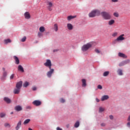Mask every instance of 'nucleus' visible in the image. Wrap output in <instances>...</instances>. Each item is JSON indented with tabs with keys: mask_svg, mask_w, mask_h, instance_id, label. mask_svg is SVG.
<instances>
[{
	"mask_svg": "<svg viewBox=\"0 0 130 130\" xmlns=\"http://www.w3.org/2000/svg\"><path fill=\"white\" fill-rule=\"evenodd\" d=\"M67 28L68 29V30H73V29H74V26H73V25L71 23H68L67 24Z\"/></svg>",
	"mask_w": 130,
	"mask_h": 130,
	"instance_id": "dca6fc26",
	"label": "nucleus"
},
{
	"mask_svg": "<svg viewBox=\"0 0 130 130\" xmlns=\"http://www.w3.org/2000/svg\"><path fill=\"white\" fill-rule=\"evenodd\" d=\"M123 36H124V34L121 35L115 40V42H116V41H121L122 40H124V37H123Z\"/></svg>",
	"mask_w": 130,
	"mask_h": 130,
	"instance_id": "6e6552de",
	"label": "nucleus"
},
{
	"mask_svg": "<svg viewBox=\"0 0 130 130\" xmlns=\"http://www.w3.org/2000/svg\"><path fill=\"white\" fill-rule=\"evenodd\" d=\"M45 67H48L49 69H51V61L50 59H47L46 62L44 63Z\"/></svg>",
	"mask_w": 130,
	"mask_h": 130,
	"instance_id": "423d86ee",
	"label": "nucleus"
},
{
	"mask_svg": "<svg viewBox=\"0 0 130 130\" xmlns=\"http://www.w3.org/2000/svg\"><path fill=\"white\" fill-rule=\"evenodd\" d=\"M26 109H31V107H30V106H27L26 107Z\"/></svg>",
	"mask_w": 130,
	"mask_h": 130,
	"instance_id": "de8ad7c7",
	"label": "nucleus"
},
{
	"mask_svg": "<svg viewBox=\"0 0 130 130\" xmlns=\"http://www.w3.org/2000/svg\"><path fill=\"white\" fill-rule=\"evenodd\" d=\"M22 86H23V82L21 81L16 83V88L14 90V94H19L20 93Z\"/></svg>",
	"mask_w": 130,
	"mask_h": 130,
	"instance_id": "f257e3e1",
	"label": "nucleus"
},
{
	"mask_svg": "<svg viewBox=\"0 0 130 130\" xmlns=\"http://www.w3.org/2000/svg\"><path fill=\"white\" fill-rule=\"evenodd\" d=\"M113 15L114 17H116V18H118L119 17V14H118V13L117 12L114 13Z\"/></svg>",
	"mask_w": 130,
	"mask_h": 130,
	"instance_id": "f704fd0d",
	"label": "nucleus"
},
{
	"mask_svg": "<svg viewBox=\"0 0 130 130\" xmlns=\"http://www.w3.org/2000/svg\"><path fill=\"white\" fill-rule=\"evenodd\" d=\"M37 89V88H36V87L34 86V87H32V90H33V91H36Z\"/></svg>",
	"mask_w": 130,
	"mask_h": 130,
	"instance_id": "79ce46f5",
	"label": "nucleus"
},
{
	"mask_svg": "<svg viewBox=\"0 0 130 130\" xmlns=\"http://www.w3.org/2000/svg\"><path fill=\"white\" fill-rule=\"evenodd\" d=\"M117 73L118 74V75L119 76H122L123 74H122V70H120V69H118L117 71Z\"/></svg>",
	"mask_w": 130,
	"mask_h": 130,
	"instance_id": "a878e982",
	"label": "nucleus"
},
{
	"mask_svg": "<svg viewBox=\"0 0 130 130\" xmlns=\"http://www.w3.org/2000/svg\"><path fill=\"white\" fill-rule=\"evenodd\" d=\"M4 101L6 102L8 104H10L11 102H12V101L8 97H5L4 98Z\"/></svg>",
	"mask_w": 130,
	"mask_h": 130,
	"instance_id": "9b49d317",
	"label": "nucleus"
},
{
	"mask_svg": "<svg viewBox=\"0 0 130 130\" xmlns=\"http://www.w3.org/2000/svg\"><path fill=\"white\" fill-rule=\"evenodd\" d=\"M109 75V71H106L103 74L104 77H107L108 75Z\"/></svg>",
	"mask_w": 130,
	"mask_h": 130,
	"instance_id": "c85d7f7f",
	"label": "nucleus"
},
{
	"mask_svg": "<svg viewBox=\"0 0 130 130\" xmlns=\"http://www.w3.org/2000/svg\"><path fill=\"white\" fill-rule=\"evenodd\" d=\"M124 64H126V61H123L121 63L119 64V67H122V66H124Z\"/></svg>",
	"mask_w": 130,
	"mask_h": 130,
	"instance_id": "7c9ffc66",
	"label": "nucleus"
},
{
	"mask_svg": "<svg viewBox=\"0 0 130 130\" xmlns=\"http://www.w3.org/2000/svg\"><path fill=\"white\" fill-rule=\"evenodd\" d=\"M82 87H86L87 86V83H86V80L85 79H82Z\"/></svg>",
	"mask_w": 130,
	"mask_h": 130,
	"instance_id": "5701e85b",
	"label": "nucleus"
},
{
	"mask_svg": "<svg viewBox=\"0 0 130 130\" xmlns=\"http://www.w3.org/2000/svg\"><path fill=\"white\" fill-rule=\"evenodd\" d=\"M28 86H29V83L28 82H25L24 84H23V87H28Z\"/></svg>",
	"mask_w": 130,
	"mask_h": 130,
	"instance_id": "72a5a7b5",
	"label": "nucleus"
},
{
	"mask_svg": "<svg viewBox=\"0 0 130 130\" xmlns=\"http://www.w3.org/2000/svg\"><path fill=\"white\" fill-rule=\"evenodd\" d=\"M11 114H13V112L11 113Z\"/></svg>",
	"mask_w": 130,
	"mask_h": 130,
	"instance_id": "13d9d810",
	"label": "nucleus"
},
{
	"mask_svg": "<svg viewBox=\"0 0 130 130\" xmlns=\"http://www.w3.org/2000/svg\"><path fill=\"white\" fill-rule=\"evenodd\" d=\"M89 18H94V17H96V16H100V11L98 10H94L92 11L88 14Z\"/></svg>",
	"mask_w": 130,
	"mask_h": 130,
	"instance_id": "7ed1b4c3",
	"label": "nucleus"
},
{
	"mask_svg": "<svg viewBox=\"0 0 130 130\" xmlns=\"http://www.w3.org/2000/svg\"><path fill=\"white\" fill-rule=\"evenodd\" d=\"M127 125L128 126V127H130V122H128L127 123Z\"/></svg>",
	"mask_w": 130,
	"mask_h": 130,
	"instance_id": "09e8293b",
	"label": "nucleus"
},
{
	"mask_svg": "<svg viewBox=\"0 0 130 130\" xmlns=\"http://www.w3.org/2000/svg\"><path fill=\"white\" fill-rule=\"evenodd\" d=\"M102 17L104 20H110L111 19V15L107 12H102L100 13Z\"/></svg>",
	"mask_w": 130,
	"mask_h": 130,
	"instance_id": "f03ea898",
	"label": "nucleus"
},
{
	"mask_svg": "<svg viewBox=\"0 0 130 130\" xmlns=\"http://www.w3.org/2000/svg\"><path fill=\"white\" fill-rule=\"evenodd\" d=\"M114 20L112 19L109 21L108 24L110 26H111V25H113V24H114Z\"/></svg>",
	"mask_w": 130,
	"mask_h": 130,
	"instance_id": "393cba45",
	"label": "nucleus"
},
{
	"mask_svg": "<svg viewBox=\"0 0 130 130\" xmlns=\"http://www.w3.org/2000/svg\"><path fill=\"white\" fill-rule=\"evenodd\" d=\"M109 117H110V119H113V116L112 115H110Z\"/></svg>",
	"mask_w": 130,
	"mask_h": 130,
	"instance_id": "49530a36",
	"label": "nucleus"
},
{
	"mask_svg": "<svg viewBox=\"0 0 130 130\" xmlns=\"http://www.w3.org/2000/svg\"><path fill=\"white\" fill-rule=\"evenodd\" d=\"M39 31L40 32L43 33V32L45 31V27H44V26H41L39 28Z\"/></svg>",
	"mask_w": 130,
	"mask_h": 130,
	"instance_id": "aec40b11",
	"label": "nucleus"
},
{
	"mask_svg": "<svg viewBox=\"0 0 130 130\" xmlns=\"http://www.w3.org/2000/svg\"><path fill=\"white\" fill-rule=\"evenodd\" d=\"M108 99H109V96L107 95H103L101 98L102 101H105V100H107Z\"/></svg>",
	"mask_w": 130,
	"mask_h": 130,
	"instance_id": "2eb2a0df",
	"label": "nucleus"
},
{
	"mask_svg": "<svg viewBox=\"0 0 130 130\" xmlns=\"http://www.w3.org/2000/svg\"><path fill=\"white\" fill-rule=\"evenodd\" d=\"M14 109L15 110H16V111H21V110H22L23 108L21 106L18 105V106H15L14 108Z\"/></svg>",
	"mask_w": 130,
	"mask_h": 130,
	"instance_id": "f8f14e48",
	"label": "nucleus"
},
{
	"mask_svg": "<svg viewBox=\"0 0 130 130\" xmlns=\"http://www.w3.org/2000/svg\"><path fill=\"white\" fill-rule=\"evenodd\" d=\"M56 51H57V50H54L53 52H55Z\"/></svg>",
	"mask_w": 130,
	"mask_h": 130,
	"instance_id": "6e6d98bb",
	"label": "nucleus"
},
{
	"mask_svg": "<svg viewBox=\"0 0 130 130\" xmlns=\"http://www.w3.org/2000/svg\"><path fill=\"white\" fill-rule=\"evenodd\" d=\"M38 36L39 38H41V37H42V36H43V34L40 31L38 33Z\"/></svg>",
	"mask_w": 130,
	"mask_h": 130,
	"instance_id": "c756f323",
	"label": "nucleus"
},
{
	"mask_svg": "<svg viewBox=\"0 0 130 130\" xmlns=\"http://www.w3.org/2000/svg\"><path fill=\"white\" fill-rule=\"evenodd\" d=\"M118 55L120 57H123V58H126V56L125 55V54L122 53H119Z\"/></svg>",
	"mask_w": 130,
	"mask_h": 130,
	"instance_id": "6ab92c4d",
	"label": "nucleus"
},
{
	"mask_svg": "<svg viewBox=\"0 0 130 130\" xmlns=\"http://www.w3.org/2000/svg\"><path fill=\"white\" fill-rule=\"evenodd\" d=\"M47 5V9L50 12H51L52 11V7H53V3L50 1H48L46 3Z\"/></svg>",
	"mask_w": 130,
	"mask_h": 130,
	"instance_id": "20e7f679",
	"label": "nucleus"
},
{
	"mask_svg": "<svg viewBox=\"0 0 130 130\" xmlns=\"http://www.w3.org/2000/svg\"><path fill=\"white\" fill-rule=\"evenodd\" d=\"M98 89H100V90H101L102 89V86L101 85H99L98 86Z\"/></svg>",
	"mask_w": 130,
	"mask_h": 130,
	"instance_id": "58836bf2",
	"label": "nucleus"
},
{
	"mask_svg": "<svg viewBox=\"0 0 130 130\" xmlns=\"http://www.w3.org/2000/svg\"><path fill=\"white\" fill-rule=\"evenodd\" d=\"M18 71L21 72V73H24V68L21 65H19L18 67Z\"/></svg>",
	"mask_w": 130,
	"mask_h": 130,
	"instance_id": "f3484780",
	"label": "nucleus"
},
{
	"mask_svg": "<svg viewBox=\"0 0 130 130\" xmlns=\"http://www.w3.org/2000/svg\"><path fill=\"white\" fill-rule=\"evenodd\" d=\"M32 104L35 106H40L41 105V102L40 101L35 100L32 102Z\"/></svg>",
	"mask_w": 130,
	"mask_h": 130,
	"instance_id": "1a4fd4ad",
	"label": "nucleus"
},
{
	"mask_svg": "<svg viewBox=\"0 0 130 130\" xmlns=\"http://www.w3.org/2000/svg\"><path fill=\"white\" fill-rule=\"evenodd\" d=\"M112 2H113V3H117V2H118V0H112Z\"/></svg>",
	"mask_w": 130,
	"mask_h": 130,
	"instance_id": "a18cd8bd",
	"label": "nucleus"
},
{
	"mask_svg": "<svg viewBox=\"0 0 130 130\" xmlns=\"http://www.w3.org/2000/svg\"><path fill=\"white\" fill-rule=\"evenodd\" d=\"M91 47L92 45L90 43H88L83 46V47H82V51H87V50H88V49H89V48Z\"/></svg>",
	"mask_w": 130,
	"mask_h": 130,
	"instance_id": "39448f33",
	"label": "nucleus"
},
{
	"mask_svg": "<svg viewBox=\"0 0 130 130\" xmlns=\"http://www.w3.org/2000/svg\"><path fill=\"white\" fill-rule=\"evenodd\" d=\"M56 130H62V129L60 128L59 127H57Z\"/></svg>",
	"mask_w": 130,
	"mask_h": 130,
	"instance_id": "8fccbe9b",
	"label": "nucleus"
},
{
	"mask_svg": "<svg viewBox=\"0 0 130 130\" xmlns=\"http://www.w3.org/2000/svg\"><path fill=\"white\" fill-rule=\"evenodd\" d=\"M95 51L96 52V53H100V51H99L98 49H95Z\"/></svg>",
	"mask_w": 130,
	"mask_h": 130,
	"instance_id": "a19ab883",
	"label": "nucleus"
},
{
	"mask_svg": "<svg viewBox=\"0 0 130 130\" xmlns=\"http://www.w3.org/2000/svg\"><path fill=\"white\" fill-rule=\"evenodd\" d=\"M30 119H27L26 120H25L24 122H23V124H27L28 123H29V122H30Z\"/></svg>",
	"mask_w": 130,
	"mask_h": 130,
	"instance_id": "cd10ccee",
	"label": "nucleus"
},
{
	"mask_svg": "<svg viewBox=\"0 0 130 130\" xmlns=\"http://www.w3.org/2000/svg\"><path fill=\"white\" fill-rule=\"evenodd\" d=\"M14 74H12V75H11V76H10V79L12 80V79H14Z\"/></svg>",
	"mask_w": 130,
	"mask_h": 130,
	"instance_id": "37998d69",
	"label": "nucleus"
},
{
	"mask_svg": "<svg viewBox=\"0 0 130 130\" xmlns=\"http://www.w3.org/2000/svg\"><path fill=\"white\" fill-rule=\"evenodd\" d=\"M5 116H6V113H0V117H1V118L5 117Z\"/></svg>",
	"mask_w": 130,
	"mask_h": 130,
	"instance_id": "473e14b6",
	"label": "nucleus"
},
{
	"mask_svg": "<svg viewBox=\"0 0 130 130\" xmlns=\"http://www.w3.org/2000/svg\"><path fill=\"white\" fill-rule=\"evenodd\" d=\"M60 101L61 103H64V102H66V101L64 100V99H61L60 100Z\"/></svg>",
	"mask_w": 130,
	"mask_h": 130,
	"instance_id": "e433bc0d",
	"label": "nucleus"
},
{
	"mask_svg": "<svg viewBox=\"0 0 130 130\" xmlns=\"http://www.w3.org/2000/svg\"><path fill=\"white\" fill-rule=\"evenodd\" d=\"M117 32H114L113 35H112V36L113 37H115L116 36H117Z\"/></svg>",
	"mask_w": 130,
	"mask_h": 130,
	"instance_id": "4c0bfd02",
	"label": "nucleus"
},
{
	"mask_svg": "<svg viewBox=\"0 0 130 130\" xmlns=\"http://www.w3.org/2000/svg\"><path fill=\"white\" fill-rule=\"evenodd\" d=\"M26 39L27 38H26V37H24L23 38H22L21 40V42H25V41H26Z\"/></svg>",
	"mask_w": 130,
	"mask_h": 130,
	"instance_id": "c9c22d12",
	"label": "nucleus"
},
{
	"mask_svg": "<svg viewBox=\"0 0 130 130\" xmlns=\"http://www.w3.org/2000/svg\"><path fill=\"white\" fill-rule=\"evenodd\" d=\"M95 100H96V102H100V100L99 99H98V98H96L95 99Z\"/></svg>",
	"mask_w": 130,
	"mask_h": 130,
	"instance_id": "3c124183",
	"label": "nucleus"
},
{
	"mask_svg": "<svg viewBox=\"0 0 130 130\" xmlns=\"http://www.w3.org/2000/svg\"><path fill=\"white\" fill-rule=\"evenodd\" d=\"M105 109L101 107H100L99 109V112H103Z\"/></svg>",
	"mask_w": 130,
	"mask_h": 130,
	"instance_id": "2f4dec72",
	"label": "nucleus"
},
{
	"mask_svg": "<svg viewBox=\"0 0 130 130\" xmlns=\"http://www.w3.org/2000/svg\"><path fill=\"white\" fill-rule=\"evenodd\" d=\"M75 18H77V16L70 15V16H68L67 20L68 21H71V20H72V19H75Z\"/></svg>",
	"mask_w": 130,
	"mask_h": 130,
	"instance_id": "a211bd4d",
	"label": "nucleus"
},
{
	"mask_svg": "<svg viewBox=\"0 0 130 130\" xmlns=\"http://www.w3.org/2000/svg\"><path fill=\"white\" fill-rule=\"evenodd\" d=\"M7 72L5 71L3 73V76L7 77Z\"/></svg>",
	"mask_w": 130,
	"mask_h": 130,
	"instance_id": "ea45409f",
	"label": "nucleus"
},
{
	"mask_svg": "<svg viewBox=\"0 0 130 130\" xmlns=\"http://www.w3.org/2000/svg\"><path fill=\"white\" fill-rule=\"evenodd\" d=\"M54 29L55 32H57V31L58 30V25H57V24L55 23L54 25Z\"/></svg>",
	"mask_w": 130,
	"mask_h": 130,
	"instance_id": "412c9836",
	"label": "nucleus"
},
{
	"mask_svg": "<svg viewBox=\"0 0 130 130\" xmlns=\"http://www.w3.org/2000/svg\"><path fill=\"white\" fill-rule=\"evenodd\" d=\"M4 126L5 127H8L9 128H10V127H11V124H10V123H5L4 124Z\"/></svg>",
	"mask_w": 130,
	"mask_h": 130,
	"instance_id": "bb28decb",
	"label": "nucleus"
},
{
	"mask_svg": "<svg viewBox=\"0 0 130 130\" xmlns=\"http://www.w3.org/2000/svg\"><path fill=\"white\" fill-rule=\"evenodd\" d=\"M66 127H67V128H69V127H70V125H69V124H68L66 125Z\"/></svg>",
	"mask_w": 130,
	"mask_h": 130,
	"instance_id": "603ef678",
	"label": "nucleus"
},
{
	"mask_svg": "<svg viewBox=\"0 0 130 130\" xmlns=\"http://www.w3.org/2000/svg\"><path fill=\"white\" fill-rule=\"evenodd\" d=\"M3 71H4V72H6V69L5 68H3Z\"/></svg>",
	"mask_w": 130,
	"mask_h": 130,
	"instance_id": "5fc2aeb1",
	"label": "nucleus"
},
{
	"mask_svg": "<svg viewBox=\"0 0 130 130\" xmlns=\"http://www.w3.org/2000/svg\"><path fill=\"white\" fill-rule=\"evenodd\" d=\"M79 126H80V122H79V121H77L74 124V127L77 128V127H79Z\"/></svg>",
	"mask_w": 130,
	"mask_h": 130,
	"instance_id": "b1692460",
	"label": "nucleus"
},
{
	"mask_svg": "<svg viewBox=\"0 0 130 130\" xmlns=\"http://www.w3.org/2000/svg\"><path fill=\"white\" fill-rule=\"evenodd\" d=\"M24 17H25V18L27 20H29V19H30V18H31L30 13L28 12H26L24 13Z\"/></svg>",
	"mask_w": 130,
	"mask_h": 130,
	"instance_id": "9d476101",
	"label": "nucleus"
},
{
	"mask_svg": "<svg viewBox=\"0 0 130 130\" xmlns=\"http://www.w3.org/2000/svg\"><path fill=\"white\" fill-rule=\"evenodd\" d=\"M13 58L15 61L16 64H19L20 63V60H19V58H18V57L16 56H14Z\"/></svg>",
	"mask_w": 130,
	"mask_h": 130,
	"instance_id": "4468645a",
	"label": "nucleus"
},
{
	"mask_svg": "<svg viewBox=\"0 0 130 130\" xmlns=\"http://www.w3.org/2000/svg\"><path fill=\"white\" fill-rule=\"evenodd\" d=\"M101 126H105V125H106V124H105V123H102L101 124Z\"/></svg>",
	"mask_w": 130,
	"mask_h": 130,
	"instance_id": "c03bdc74",
	"label": "nucleus"
},
{
	"mask_svg": "<svg viewBox=\"0 0 130 130\" xmlns=\"http://www.w3.org/2000/svg\"><path fill=\"white\" fill-rule=\"evenodd\" d=\"M28 130H32L31 128H29Z\"/></svg>",
	"mask_w": 130,
	"mask_h": 130,
	"instance_id": "4d7b16f0",
	"label": "nucleus"
},
{
	"mask_svg": "<svg viewBox=\"0 0 130 130\" xmlns=\"http://www.w3.org/2000/svg\"><path fill=\"white\" fill-rule=\"evenodd\" d=\"M22 124V121H19L17 124V126L15 127V129L16 130H19V129L20 128V127H21V125Z\"/></svg>",
	"mask_w": 130,
	"mask_h": 130,
	"instance_id": "ddd939ff",
	"label": "nucleus"
},
{
	"mask_svg": "<svg viewBox=\"0 0 130 130\" xmlns=\"http://www.w3.org/2000/svg\"><path fill=\"white\" fill-rule=\"evenodd\" d=\"M12 42V41L10 39H8L7 40H4V43L5 44H8V43H11Z\"/></svg>",
	"mask_w": 130,
	"mask_h": 130,
	"instance_id": "4be33fe9",
	"label": "nucleus"
},
{
	"mask_svg": "<svg viewBox=\"0 0 130 130\" xmlns=\"http://www.w3.org/2000/svg\"><path fill=\"white\" fill-rule=\"evenodd\" d=\"M50 71L49 72H47V76L48 77V78H51V76L53 74V73L54 72V69H49Z\"/></svg>",
	"mask_w": 130,
	"mask_h": 130,
	"instance_id": "0eeeda50",
	"label": "nucleus"
},
{
	"mask_svg": "<svg viewBox=\"0 0 130 130\" xmlns=\"http://www.w3.org/2000/svg\"><path fill=\"white\" fill-rule=\"evenodd\" d=\"M127 120L128 121H130V115L129 116Z\"/></svg>",
	"mask_w": 130,
	"mask_h": 130,
	"instance_id": "864d4df0",
	"label": "nucleus"
}]
</instances>
